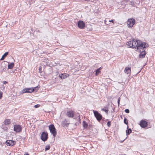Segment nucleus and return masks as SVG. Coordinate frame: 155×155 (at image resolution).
Here are the masks:
<instances>
[{"label":"nucleus","instance_id":"11","mask_svg":"<svg viewBox=\"0 0 155 155\" xmlns=\"http://www.w3.org/2000/svg\"><path fill=\"white\" fill-rule=\"evenodd\" d=\"M69 124V121L66 119H64L61 122V125L64 127H68Z\"/></svg>","mask_w":155,"mask_h":155},{"label":"nucleus","instance_id":"20","mask_svg":"<svg viewBox=\"0 0 155 155\" xmlns=\"http://www.w3.org/2000/svg\"><path fill=\"white\" fill-rule=\"evenodd\" d=\"M83 125L84 128H86L88 127V124L85 121H83Z\"/></svg>","mask_w":155,"mask_h":155},{"label":"nucleus","instance_id":"34","mask_svg":"<svg viewBox=\"0 0 155 155\" xmlns=\"http://www.w3.org/2000/svg\"><path fill=\"white\" fill-rule=\"evenodd\" d=\"M120 98L119 97V98H118V101H117V102H118V105H119V104H120Z\"/></svg>","mask_w":155,"mask_h":155},{"label":"nucleus","instance_id":"10","mask_svg":"<svg viewBox=\"0 0 155 155\" xmlns=\"http://www.w3.org/2000/svg\"><path fill=\"white\" fill-rule=\"evenodd\" d=\"M22 130V127L19 125H14V130L16 132H19Z\"/></svg>","mask_w":155,"mask_h":155},{"label":"nucleus","instance_id":"24","mask_svg":"<svg viewBox=\"0 0 155 155\" xmlns=\"http://www.w3.org/2000/svg\"><path fill=\"white\" fill-rule=\"evenodd\" d=\"M131 132L132 130L130 128L128 129L126 131L127 135H129Z\"/></svg>","mask_w":155,"mask_h":155},{"label":"nucleus","instance_id":"19","mask_svg":"<svg viewBox=\"0 0 155 155\" xmlns=\"http://www.w3.org/2000/svg\"><path fill=\"white\" fill-rule=\"evenodd\" d=\"M14 66V63H11L8 64V68L9 69H11L13 68Z\"/></svg>","mask_w":155,"mask_h":155},{"label":"nucleus","instance_id":"35","mask_svg":"<svg viewBox=\"0 0 155 155\" xmlns=\"http://www.w3.org/2000/svg\"><path fill=\"white\" fill-rule=\"evenodd\" d=\"M78 120L79 121V122H80L81 119H80V115H78Z\"/></svg>","mask_w":155,"mask_h":155},{"label":"nucleus","instance_id":"28","mask_svg":"<svg viewBox=\"0 0 155 155\" xmlns=\"http://www.w3.org/2000/svg\"><path fill=\"white\" fill-rule=\"evenodd\" d=\"M108 19H106L105 21H104V23L108 25Z\"/></svg>","mask_w":155,"mask_h":155},{"label":"nucleus","instance_id":"16","mask_svg":"<svg viewBox=\"0 0 155 155\" xmlns=\"http://www.w3.org/2000/svg\"><path fill=\"white\" fill-rule=\"evenodd\" d=\"M140 53L139 54V57L141 58H144L146 55V53L145 51H140Z\"/></svg>","mask_w":155,"mask_h":155},{"label":"nucleus","instance_id":"18","mask_svg":"<svg viewBox=\"0 0 155 155\" xmlns=\"http://www.w3.org/2000/svg\"><path fill=\"white\" fill-rule=\"evenodd\" d=\"M40 87V86H38L34 87H31V90H33V92L34 91L37 92L38 90V89Z\"/></svg>","mask_w":155,"mask_h":155},{"label":"nucleus","instance_id":"17","mask_svg":"<svg viewBox=\"0 0 155 155\" xmlns=\"http://www.w3.org/2000/svg\"><path fill=\"white\" fill-rule=\"evenodd\" d=\"M7 63L8 62L5 61L2 62L1 64V66L3 68H5L7 65Z\"/></svg>","mask_w":155,"mask_h":155},{"label":"nucleus","instance_id":"23","mask_svg":"<svg viewBox=\"0 0 155 155\" xmlns=\"http://www.w3.org/2000/svg\"><path fill=\"white\" fill-rule=\"evenodd\" d=\"M101 68V67H100L99 68L97 69L96 71L95 74H96V76L98 74H99L101 73V71H100Z\"/></svg>","mask_w":155,"mask_h":155},{"label":"nucleus","instance_id":"4","mask_svg":"<svg viewBox=\"0 0 155 155\" xmlns=\"http://www.w3.org/2000/svg\"><path fill=\"white\" fill-rule=\"evenodd\" d=\"M94 115L98 121L101 120L102 118V115L97 111H93Z\"/></svg>","mask_w":155,"mask_h":155},{"label":"nucleus","instance_id":"27","mask_svg":"<svg viewBox=\"0 0 155 155\" xmlns=\"http://www.w3.org/2000/svg\"><path fill=\"white\" fill-rule=\"evenodd\" d=\"M124 122L126 124H128V121L125 117H124Z\"/></svg>","mask_w":155,"mask_h":155},{"label":"nucleus","instance_id":"31","mask_svg":"<svg viewBox=\"0 0 155 155\" xmlns=\"http://www.w3.org/2000/svg\"><path fill=\"white\" fill-rule=\"evenodd\" d=\"M125 111L126 113H129L130 112L129 110L128 109H126L125 110Z\"/></svg>","mask_w":155,"mask_h":155},{"label":"nucleus","instance_id":"21","mask_svg":"<svg viewBox=\"0 0 155 155\" xmlns=\"http://www.w3.org/2000/svg\"><path fill=\"white\" fill-rule=\"evenodd\" d=\"M8 52H5L4 54L2 56L1 59V60H3L8 55Z\"/></svg>","mask_w":155,"mask_h":155},{"label":"nucleus","instance_id":"26","mask_svg":"<svg viewBox=\"0 0 155 155\" xmlns=\"http://www.w3.org/2000/svg\"><path fill=\"white\" fill-rule=\"evenodd\" d=\"M102 110L104 111L107 114L108 110L106 107H104V108L102 109Z\"/></svg>","mask_w":155,"mask_h":155},{"label":"nucleus","instance_id":"3","mask_svg":"<svg viewBox=\"0 0 155 155\" xmlns=\"http://www.w3.org/2000/svg\"><path fill=\"white\" fill-rule=\"evenodd\" d=\"M140 41H141L139 40L134 39L132 41V45H131L132 48H137V46H138Z\"/></svg>","mask_w":155,"mask_h":155},{"label":"nucleus","instance_id":"36","mask_svg":"<svg viewBox=\"0 0 155 155\" xmlns=\"http://www.w3.org/2000/svg\"><path fill=\"white\" fill-rule=\"evenodd\" d=\"M108 22H112L114 23V21L113 20H109Z\"/></svg>","mask_w":155,"mask_h":155},{"label":"nucleus","instance_id":"7","mask_svg":"<svg viewBox=\"0 0 155 155\" xmlns=\"http://www.w3.org/2000/svg\"><path fill=\"white\" fill-rule=\"evenodd\" d=\"M48 138V134L47 132H43L41 134V139L44 141L47 140Z\"/></svg>","mask_w":155,"mask_h":155},{"label":"nucleus","instance_id":"30","mask_svg":"<svg viewBox=\"0 0 155 155\" xmlns=\"http://www.w3.org/2000/svg\"><path fill=\"white\" fill-rule=\"evenodd\" d=\"M110 123H111V122H110V121H108L107 123V125L109 127H110L111 125Z\"/></svg>","mask_w":155,"mask_h":155},{"label":"nucleus","instance_id":"8","mask_svg":"<svg viewBox=\"0 0 155 155\" xmlns=\"http://www.w3.org/2000/svg\"><path fill=\"white\" fill-rule=\"evenodd\" d=\"M139 124L141 127L145 128L147 126L148 124L146 121L142 120L140 121Z\"/></svg>","mask_w":155,"mask_h":155},{"label":"nucleus","instance_id":"13","mask_svg":"<svg viewBox=\"0 0 155 155\" xmlns=\"http://www.w3.org/2000/svg\"><path fill=\"white\" fill-rule=\"evenodd\" d=\"M66 115L68 117H73L74 116V113L72 111H68Z\"/></svg>","mask_w":155,"mask_h":155},{"label":"nucleus","instance_id":"40","mask_svg":"<svg viewBox=\"0 0 155 155\" xmlns=\"http://www.w3.org/2000/svg\"><path fill=\"white\" fill-rule=\"evenodd\" d=\"M2 87H3V89H4V88H5V87H4V86L3 85V86H2Z\"/></svg>","mask_w":155,"mask_h":155},{"label":"nucleus","instance_id":"41","mask_svg":"<svg viewBox=\"0 0 155 155\" xmlns=\"http://www.w3.org/2000/svg\"><path fill=\"white\" fill-rule=\"evenodd\" d=\"M84 1H89L90 0H84Z\"/></svg>","mask_w":155,"mask_h":155},{"label":"nucleus","instance_id":"12","mask_svg":"<svg viewBox=\"0 0 155 155\" xmlns=\"http://www.w3.org/2000/svg\"><path fill=\"white\" fill-rule=\"evenodd\" d=\"M78 25L79 28L81 29H83L85 27V24L83 21H79L78 22Z\"/></svg>","mask_w":155,"mask_h":155},{"label":"nucleus","instance_id":"14","mask_svg":"<svg viewBox=\"0 0 155 155\" xmlns=\"http://www.w3.org/2000/svg\"><path fill=\"white\" fill-rule=\"evenodd\" d=\"M124 72L127 74H129V75H130L131 73L130 68L128 67H126L124 69Z\"/></svg>","mask_w":155,"mask_h":155},{"label":"nucleus","instance_id":"2","mask_svg":"<svg viewBox=\"0 0 155 155\" xmlns=\"http://www.w3.org/2000/svg\"><path fill=\"white\" fill-rule=\"evenodd\" d=\"M49 129L50 132L53 134V137L55 138L57 134V132L54 125L53 124L50 125L49 126Z\"/></svg>","mask_w":155,"mask_h":155},{"label":"nucleus","instance_id":"9","mask_svg":"<svg viewBox=\"0 0 155 155\" xmlns=\"http://www.w3.org/2000/svg\"><path fill=\"white\" fill-rule=\"evenodd\" d=\"M31 87L30 88H26L23 89L21 92L22 94H23L26 93H31L33 92V90H31Z\"/></svg>","mask_w":155,"mask_h":155},{"label":"nucleus","instance_id":"32","mask_svg":"<svg viewBox=\"0 0 155 155\" xmlns=\"http://www.w3.org/2000/svg\"><path fill=\"white\" fill-rule=\"evenodd\" d=\"M40 106V105L39 104H38L35 105L34 107H35V108H37L39 107Z\"/></svg>","mask_w":155,"mask_h":155},{"label":"nucleus","instance_id":"22","mask_svg":"<svg viewBox=\"0 0 155 155\" xmlns=\"http://www.w3.org/2000/svg\"><path fill=\"white\" fill-rule=\"evenodd\" d=\"M5 124V125H8L10 124L11 122L10 120L9 119H6L4 121Z\"/></svg>","mask_w":155,"mask_h":155},{"label":"nucleus","instance_id":"38","mask_svg":"<svg viewBox=\"0 0 155 155\" xmlns=\"http://www.w3.org/2000/svg\"><path fill=\"white\" fill-rule=\"evenodd\" d=\"M24 155H29V154L28 153H26Z\"/></svg>","mask_w":155,"mask_h":155},{"label":"nucleus","instance_id":"39","mask_svg":"<svg viewBox=\"0 0 155 155\" xmlns=\"http://www.w3.org/2000/svg\"><path fill=\"white\" fill-rule=\"evenodd\" d=\"M130 3H131L130 4L131 5H132L133 4H134L133 2H131Z\"/></svg>","mask_w":155,"mask_h":155},{"label":"nucleus","instance_id":"6","mask_svg":"<svg viewBox=\"0 0 155 155\" xmlns=\"http://www.w3.org/2000/svg\"><path fill=\"white\" fill-rule=\"evenodd\" d=\"M16 142L14 140H7L5 142V144L8 146H12L15 145Z\"/></svg>","mask_w":155,"mask_h":155},{"label":"nucleus","instance_id":"25","mask_svg":"<svg viewBox=\"0 0 155 155\" xmlns=\"http://www.w3.org/2000/svg\"><path fill=\"white\" fill-rule=\"evenodd\" d=\"M127 45L130 48L132 47L131 45H132V41H129L127 42Z\"/></svg>","mask_w":155,"mask_h":155},{"label":"nucleus","instance_id":"29","mask_svg":"<svg viewBox=\"0 0 155 155\" xmlns=\"http://www.w3.org/2000/svg\"><path fill=\"white\" fill-rule=\"evenodd\" d=\"M50 147L49 146H46L45 148V150L46 151L50 149Z\"/></svg>","mask_w":155,"mask_h":155},{"label":"nucleus","instance_id":"15","mask_svg":"<svg viewBox=\"0 0 155 155\" xmlns=\"http://www.w3.org/2000/svg\"><path fill=\"white\" fill-rule=\"evenodd\" d=\"M69 76V75L68 74H59V77L61 79H64Z\"/></svg>","mask_w":155,"mask_h":155},{"label":"nucleus","instance_id":"33","mask_svg":"<svg viewBox=\"0 0 155 155\" xmlns=\"http://www.w3.org/2000/svg\"><path fill=\"white\" fill-rule=\"evenodd\" d=\"M2 93L1 92H0V99H1L2 97Z\"/></svg>","mask_w":155,"mask_h":155},{"label":"nucleus","instance_id":"5","mask_svg":"<svg viewBox=\"0 0 155 155\" xmlns=\"http://www.w3.org/2000/svg\"><path fill=\"white\" fill-rule=\"evenodd\" d=\"M135 20L133 18L128 19L127 24L128 26L129 27H132L135 23Z\"/></svg>","mask_w":155,"mask_h":155},{"label":"nucleus","instance_id":"37","mask_svg":"<svg viewBox=\"0 0 155 155\" xmlns=\"http://www.w3.org/2000/svg\"><path fill=\"white\" fill-rule=\"evenodd\" d=\"M3 84H5L7 83V82L6 81H3Z\"/></svg>","mask_w":155,"mask_h":155},{"label":"nucleus","instance_id":"1","mask_svg":"<svg viewBox=\"0 0 155 155\" xmlns=\"http://www.w3.org/2000/svg\"><path fill=\"white\" fill-rule=\"evenodd\" d=\"M148 45L145 42H142L141 41L139 43L137 48V51H145V48Z\"/></svg>","mask_w":155,"mask_h":155}]
</instances>
